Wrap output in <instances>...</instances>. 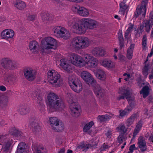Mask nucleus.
<instances>
[{
    "label": "nucleus",
    "mask_w": 153,
    "mask_h": 153,
    "mask_svg": "<svg viewBox=\"0 0 153 153\" xmlns=\"http://www.w3.org/2000/svg\"><path fill=\"white\" fill-rule=\"evenodd\" d=\"M48 108L50 112L61 110L64 108L63 101L56 94H49L47 97Z\"/></svg>",
    "instance_id": "obj_1"
},
{
    "label": "nucleus",
    "mask_w": 153,
    "mask_h": 153,
    "mask_svg": "<svg viewBox=\"0 0 153 153\" xmlns=\"http://www.w3.org/2000/svg\"><path fill=\"white\" fill-rule=\"evenodd\" d=\"M91 43L90 40L88 38L78 36L72 40L71 46L75 50H79L88 47Z\"/></svg>",
    "instance_id": "obj_2"
},
{
    "label": "nucleus",
    "mask_w": 153,
    "mask_h": 153,
    "mask_svg": "<svg viewBox=\"0 0 153 153\" xmlns=\"http://www.w3.org/2000/svg\"><path fill=\"white\" fill-rule=\"evenodd\" d=\"M48 78L49 83L54 87H60L63 84V80L60 75L54 70L48 71Z\"/></svg>",
    "instance_id": "obj_3"
},
{
    "label": "nucleus",
    "mask_w": 153,
    "mask_h": 153,
    "mask_svg": "<svg viewBox=\"0 0 153 153\" xmlns=\"http://www.w3.org/2000/svg\"><path fill=\"white\" fill-rule=\"evenodd\" d=\"M74 95L71 93L67 94L66 97L68 102L70 104L71 114L73 116L77 117L80 114V110L79 106L77 103L73 102Z\"/></svg>",
    "instance_id": "obj_4"
},
{
    "label": "nucleus",
    "mask_w": 153,
    "mask_h": 153,
    "mask_svg": "<svg viewBox=\"0 0 153 153\" xmlns=\"http://www.w3.org/2000/svg\"><path fill=\"white\" fill-rule=\"evenodd\" d=\"M57 45L56 39L51 37H45L42 41L41 48L43 51L51 49H55Z\"/></svg>",
    "instance_id": "obj_5"
},
{
    "label": "nucleus",
    "mask_w": 153,
    "mask_h": 153,
    "mask_svg": "<svg viewBox=\"0 0 153 153\" xmlns=\"http://www.w3.org/2000/svg\"><path fill=\"white\" fill-rule=\"evenodd\" d=\"M68 25L71 27L74 32L79 34H82L85 33L87 30L86 27L83 22L80 21H75L71 20L68 22Z\"/></svg>",
    "instance_id": "obj_6"
},
{
    "label": "nucleus",
    "mask_w": 153,
    "mask_h": 153,
    "mask_svg": "<svg viewBox=\"0 0 153 153\" xmlns=\"http://www.w3.org/2000/svg\"><path fill=\"white\" fill-rule=\"evenodd\" d=\"M52 31L57 37L65 39H68L70 36L69 31L62 27L56 26L53 29Z\"/></svg>",
    "instance_id": "obj_7"
},
{
    "label": "nucleus",
    "mask_w": 153,
    "mask_h": 153,
    "mask_svg": "<svg viewBox=\"0 0 153 153\" xmlns=\"http://www.w3.org/2000/svg\"><path fill=\"white\" fill-rule=\"evenodd\" d=\"M83 67L86 65L90 68H95L97 66L98 60L96 58L90 54H86L83 57Z\"/></svg>",
    "instance_id": "obj_8"
},
{
    "label": "nucleus",
    "mask_w": 153,
    "mask_h": 153,
    "mask_svg": "<svg viewBox=\"0 0 153 153\" xmlns=\"http://www.w3.org/2000/svg\"><path fill=\"white\" fill-rule=\"evenodd\" d=\"M68 83L71 89L76 92H79L82 89V87L81 82L73 76L69 77Z\"/></svg>",
    "instance_id": "obj_9"
},
{
    "label": "nucleus",
    "mask_w": 153,
    "mask_h": 153,
    "mask_svg": "<svg viewBox=\"0 0 153 153\" xmlns=\"http://www.w3.org/2000/svg\"><path fill=\"white\" fill-rule=\"evenodd\" d=\"M69 56L70 60L73 65L77 67H83V58L74 53H70Z\"/></svg>",
    "instance_id": "obj_10"
},
{
    "label": "nucleus",
    "mask_w": 153,
    "mask_h": 153,
    "mask_svg": "<svg viewBox=\"0 0 153 153\" xmlns=\"http://www.w3.org/2000/svg\"><path fill=\"white\" fill-rule=\"evenodd\" d=\"M81 76L84 81L89 85L94 86L95 85L96 80L88 72L82 71L81 74Z\"/></svg>",
    "instance_id": "obj_11"
},
{
    "label": "nucleus",
    "mask_w": 153,
    "mask_h": 153,
    "mask_svg": "<svg viewBox=\"0 0 153 153\" xmlns=\"http://www.w3.org/2000/svg\"><path fill=\"white\" fill-rule=\"evenodd\" d=\"M8 135L7 134L5 133L0 135V144H3L4 146V151L8 150L9 147L13 143L12 140H8L7 139Z\"/></svg>",
    "instance_id": "obj_12"
},
{
    "label": "nucleus",
    "mask_w": 153,
    "mask_h": 153,
    "mask_svg": "<svg viewBox=\"0 0 153 153\" xmlns=\"http://www.w3.org/2000/svg\"><path fill=\"white\" fill-rule=\"evenodd\" d=\"M72 9L73 11L79 15L82 16L86 17L89 15L88 10L83 7L76 5L73 7Z\"/></svg>",
    "instance_id": "obj_13"
},
{
    "label": "nucleus",
    "mask_w": 153,
    "mask_h": 153,
    "mask_svg": "<svg viewBox=\"0 0 153 153\" xmlns=\"http://www.w3.org/2000/svg\"><path fill=\"white\" fill-rule=\"evenodd\" d=\"M31 97L37 102L38 107L40 108H43L45 105L42 97L40 96L36 91H33L31 93Z\"/></svg>",
    "instance_id": "obj_14"
},
{
    "label": "nucleus",
    "mask_w": 153,
    "mask_h": 153,
    "mask_svg": "<svg viewBox=\"0 0 153 153\" xmlns=\"http://www.w3.org/2000/svg\"><path fill=\"white\" fill-rule=\"evenodd\" d=\"M82 21L86 27L87 29L88 28L93 29L97 24L96 21L90 18H83Z\"/></svg>",
    "instance_id": "obj_15"
},
{
    "label": "nucleus",
    "mask_w": 153,
    "mask_h": 153,
    "mask_svg": "<svg viewBox=\"0 0 153 153\" xmlns=\"http://www.w3.org/2000/svg\"><path fill=\"white\" fill-rule=\"evenodd\" d=\"M147 5H143L141 4L140 5H138L134 13V16L136 18H137L140 15L144 17L146 15V11Z\"/></svg>",
    "instance_id": "obj_16"
},
{
    "label": "nucleus",
    "mask_w": 153,
    "mask_h": 153,
    "mask_svg": "<svg viewBox=\"0 0 153 153\" xmlns=\"http://www.w3.org/2000/svg\"><path fill=\"white\" fill-rule=\"evenodd\" d=\"M25 77L29 81H33L35 78V71L31 68H27L24 72Z\"/></svg>",
    "instance_id": "obj_17"
},
{
    "label": "nucleus",
    "mask_w": 153,
    "mask_h": 153,
    "mask_svg": "<svg viewBox=\"0 0 153 153\" xmlns=\"http://www.w3.org/2000/svg\"><path fill=\"white\" fill-rule=\"evenodd\" d=\"M126 92L127 93H123L126 96V97L127 99L129 105H131L133 106L135 105V101L134 97H130V95L132 93V90L129 88V89H126L123 91V92Z\"/></svg>",
    "instance_id": "obj_18"
},
{
    "label": "nucleus",
    "mask_w": 153,
    "mask_h": 153,
    "mask_svg": "<svg viewBox=\"0 0 153 153\" xmlns=\"http://www.w3.org/2000/svg\"><path fill=\"white\" fill-rule=\"evenodd\" d=\"M93 90L96 95L98 97H102L105 95V91L104 90L102 89L100 86L96 84L93 86Z\"/></svg>",
    "instance_id": "obj_19"
},
{
    "label": "nucleus",
    "mask_w": 153,
    "mask_h": 153,
    "mask_svg": "<svg viewBox=\"0 0 153 153\" xmlns=\"http://www.w3.org/2000/svg\"><path fill=\"white\" fill-rule=\"evenodd\" d=\"M18 113L21 115H24L28 114L30 112L29 107L25 105H19L17 109Z\"/></svg>",
    "instance_id": "obj_20"
},
{
    "label": "nucleus",
    "mask_w": 153,
    "mask_h": 153,
    "mask_svg": "<svg viewBox=\"0 0 153 153\" xmlns=\"http://www.w3.org/2000/svg\"><path fill=\"white\" fill-rule=\"evenodd\" d=\"M100 64L108 69H111L115 66V63L110 60L103 59L100 61Z\"/></svg>",
    "instance_id": "obj_21"
},
{
    "label": "nucleus",
    "mask_w": 153,
    "mask_h": 153,
    "mask_svg": "<svg viewBox=\"0 0 153 153\" xmlns=\"http://www.w3.org/2000/svg\"><path fill=\"white\" fill-rule=\"evenodd\" d=\"M14 35V31L12 30L6 29L1 33V36L3 39H7L13 37Z\"/></svg>",
    "instance_id": "obj_22"
},
{
    "label": "nucleus",
    "mask_w": 153,
    "mask_h": 153,
    "mask_svg": "<svg viewBox=\"0 0 153 153\" xmlns=\"http://www.w3.org/2000/svg\"><path fill=\"white\" fill-rule=\"evenodd\" d=\"M92 53L96 57L102 56L105 55V51L102 48L96 47L93 50Z\"/></svg>",
    "instance_id": "obj_23"
},
{
    "label": "nucleus",
    "mask_w": 153,
    "mask_h": 153,
    "mask_svg": "<svg viewBox=\"0 0 153 153\" xmlns=\"http://www.w3.org/2000/svg\"><path fill=\"white\" fill-rule=\"evenodd\" d=\"M8 102V97L3 93L0 92V106L2 108H4L7 105Z\"/></svg>",
    "instance_id": "obj_24"
},
{
    "label": "nucleus",
    "mask_w": 153,
    "mask_h": 153,
    "mask_svg": "<svg viewBox=\"0 0 153 153\" xmlns=\"http://www.w3.org/2000/svg\"><path fill=\"white\" fill-rule=\"evenodd\" d=\"M138 146L142 152L146 151L147 149L146 142L142 137L140 138L138 142Z\"/></svg>",
    "instance_id": "obj_25"
},
{
    "label": "nucleus",
    "mask_w": 153,
    "mask_h": 153,
    "mask_svg": "<svg viewBox=\"0 0 153 153\" xmlns=\"http://www.w3.org/2000/svg\"><path fill=\"white\" fill-rule=\"evenodd\" d=\"M15 7L19 10L24 9L26 7L25 2L21 0H16L13 2Z\"/></svg>",
    "instance_id": "obj_26"
},
{
    "label": "nucleus",
    "mask_w": 153,
    "mask_h": 153,
    "mask_svg": "<svg viewBox=\"0 0 153 153\" xmlns=\"http://www.w3.org/2000/svg\"><path fill=\"white\" fill-rule=\"evenodd\" d=\"M60 65L65 70L68 72L71 69V67L68 63V62L66 59H62L60 60Z\"/></svg>",
    "instance_id": "obj_27"
},
{
    "label": "nucleus",
    "mask_w": 153,
    "mask_h": 153,
    "mask_svg": "<svg viewBox=\"0 0 153 153\" xmlns=\"http://www.w3.org/2000/svg\"><path fill=\"white\" fill-rule=\"evenodd\" d=\"M96 76L99 79L104 81L106 79V75L105 72L104 71L99 69H98L97 71Z\"/></svg>",
    "instance_id": "obj_28"
},
{
    "label": "nucleus",
    "mask_w": 153,
    "mask_h": 153,
    "mask_svg": "<svg viewBox=\"0 0 153 153\" xmlns=\"http://www.w3.org/2000/svg\"><path fill=\"white\" fill-rule=\"evenodd\" d=\"M142 125L143 121L141 120H140L136 124L135 128L133 133V137H135L137 134L140 132L142 126Z\"/></svg>",
    "instance_id": "obj_29"
},
{
    "label": "nucleus",
    "mask_w": 153,
    "mask_h": 153,
    "mask_svg": "<svg viewBox=\"0 0 153 153\" xmlns=\"http://www.w3.org/2000/svg\"><path fill=\"white\" fill-rule=\"evenodd\" d=\"M9 132L12 135L17 137L22 136V132L20 131L15 127H12L10 129Z\"/></svg>",
    "instance_id": "obj_30"
},
{
    "label": "nucleus",
    "mask_w": 153,
    "mask_h": 153,
    "mask_svg": "<svg viewBox=\"0 0 153 153\" xmlns=\"http://www.w3.org/2000/svg\"><path fill=\"white\" fill-rule=\"evenodd\" d=\"M39 48L38 43L35 41H31L29 44V50L32 52H34Z\"/></svg>",
    "instance_id": "obj_31"
},
{
    "label": "nucleus",
    "mask_w": 153,
    "mask_h": 153,
    "mask_svg": "<svg viewBox=\"0 0 153 153\" xmlns=\"http://www.w3.org/2000/svg\"><path fill=\"white\" fill-rule=\"evenodd\" d=\"M134 47V44H131L128 49L126 56L128 59H131L132 57Z\"/></svg>",
    "instance_id": "obj_32"
},
{
    "label": "nucleus",
    "mask_w": 153,
    "mask_h": 153,
    "mask_svg": "<svg viewBox=\"0 0 153 153\" xmlns=\"http://www.w3.org/2000/svg\"><path fill=\"white\" fill-rule=\"evenodd\" d=\"M113 115H109L106 114L104 115H100L98 117V120L100 122H103L108 121L112 117Z\"/></svg>",
    "instance_id": "obj_33"
},
{
    "label": "nucleus",
    "mask_w": 153,
    "mask_h": 153,
    "mask_svg": "<svg viewBox=\"0 0 153 153\" xmlns=\"http://www.w3.org/2000/svg\"><path fill=\"white\" fill-rule=\"evenodd\" d=\"M60 120L55 117H51L49 118V122L52 128L56 125H57V123Z\"/></svg>",
    "instance_id": "obj_34"
},
{
    "label": "nucleus",
    "mask_w": 153,
    "mask_h": 153,
    "mask_svg": "<svg viewBox=\"0 0 153 153\" xmlns=\"http://www.w3.org/2000/svg\"><path fill=\"white\" fill-rule=\"evenodd\" d=\"M94 123L93 121H91L85 125L83 128V131L84 132H88L89 134L91 133V130H90V128L94 125Z\"/></svg>",
    "instance_id": "obj_35"
},
{
    "label": "nucleus",
    "mask_w": 153,
    "mask_h": 153,
    "mask_svg": "<svg viewBox=\"0 0 153 153\" xmlns=\"http://www.w3.org/2000/svg\"><path fill=\"white\" fill-rule=\"evenodd\" d=\"M153 25V22L149 20L145 21L143 23V26L146 28V30L147 32H149Z\"/></svg>",
    "instance_id": "obj_36"
},
{
    "label": "nucleus",
    "mask_w": 153,
    "mask_h": 153,
    "mask_svg": "<svg viewBox=\"0 0 153 153\" xmlns=\"http://www.w3.org/2000/svg\"><path fill=\"white\" fill-rule=\"evenodd\" d=\"M64 128V126L63 123L60 121L57 123V125H56L52 129L57 131H62Z\"/></svg>",
    "instance_id": "obj_37"
},
{
    "label": "nucleus",
    "mask_w": 153,
    "mask_h": 153,
    "mask_svg": "<svg viewBox=\"0 0 153 153\" xmlns=\"http://www.w3.org/2000/svg\"><path fill=\"white\" fill-rule=\"evenodd\" d=\"M128 25V28L125 32V38H126L128 37L129 35L133 30L134 27V25L133 24L129 23Z\"/></svg>",
    "instance_id": "obj_38"
},
{
    "label": "nucleus",
    "mask_w": 153,
    "mask_h": 153,
    "mask_svg": "<svg viewBox=\"0 0 153 153\" xmlns=\"http://www.w3.org/2000/svg\"><path fill=\"white\" fill-rule=\"evenodd\" d=\"M149 88L148 86H145L140 91V94H142L143 97L144 98H146L149 94Z\"/></svg>",
    "instance_id": "obj_39"
},
{
    "label": "nucleus",
    "mask_w": 153,
    "mask_h": 153,
    "mask_svg": "<svg viewBox=\"0 0 153 153\" xmlns=\"http://www.w3.org/2000/svg\"><path fill=\"white\" fill-rule=\"evenodd\" d=\"M129 89V88L128 87H123L121 88H120V90L119 91V93L120 94H122L123 95L122 96H120L119 97H117V100H120L121 99H124L126 97V96L123 93H127V92H123V91H124L126 89Z\"/></svg>",
    "instance_id": "obj_40"
},
{
    "label": "nucleus",
    "mask_w": 153,
    "mask_h": 153,
    "mask_svg": "<svg viewBox=\"0 0 153 153\" xmlns=\"http://www.w3.org/2000/svg\"><path fill=\"white\" fill-rule=\"evenodd\" d=\"M93 146L92 145L85 144L84 142H82L80 143L78 147L82 149L83 151H86L89 148V146Z\"/></svg>",
    "instance_id": "obj_41"
},
{
    "label": "nucleus",
    "mask_w": 153,
    "mask_h": 153,
    "mask_svg": "<svg viewBox=\"0 0 153 153\" xmlns=\"http://www.w3.org/2000/svg\"><path fill=\"white\" fill-rule=\"evenodd\" d=\"M10 60L7 58H4L1 60V64L4 68L7 69Z\"/></svg>",
    "instance_id": "obj_42"
},
{
    "label": "nucleus",
    "mask_w": 153,
    "mask_h": 153,
    "mask_svg": "<svg viewBox=\"0 0 153 153\" xmlns=\"http://www.w3.org/2000/svg\"><path fill=\"white\" fill-rule=\"evenodd\" d=\"M137 117L136 114H133L127 120L126 122L128 126H130L133 124Z\"/></svg>",
    "instance_id": "obj_43"
},
{
    "label": "nucleus",
    "mask_w": 153,
    "mask_h": 153,
    "mask_svg": "<svg viewBox=\"0 0 153 153\" xmlns=\"http://www.w3.org/2000/svg\"><path fill=\"white\" fill-rule=\"evenodd\" d=\"M147 39L146 35H144L142 39V43L143 49L145 51L147 48Z\"/></svg>",
    "instance_id": "obj_44"
},
{
    "label": "nucleus",
    "mask_w": 153,
    "mask_h": 153,
    "mask_svg": "<svg viewBox=\"0 0 153 153\" xmlns=\"http://www.w3.org/2000/svg\"><path fill=\"white\" fill-rule=\"evenodd\" d=\"M7 69H14L16 68L18 66V64L15 61L10 60Z\"/></svg>",
    "instance_id": "obj_45"
},
{
    "label": "nucleus",
    "mask_w": 153,
    "mask_h": 153,
    "mask_svg": "<svg viewBox=\"0 0 153 153\" xmlns=\"http://www.w3.org/2000/svg\"><path fill=\"white\" fill-rule=\"evenodd\" d=\"M30 125L32 128V130L34 132L37 131L39 130L40 128L37 123L36 122H32L31 123Z\"/></svg>",
    "instance_id": "obj_46"
},
{
    "label": "nucleus",
    "mask_w": 153,
    "mask_h": 153,
    "mask_svg": "<svg viewBox=\"0 0 153 153\" xmlns=\"http://www.w3.org/2000/svg\"><path fill=\"white\" fill-rule=\"evenodd\" d=\"M116 129L118 131L121 132L123 133H125L127 131V129L124 125L121 124L116 128Z\"/></svg>",
    "instance_id": "obj_47"
},
{
    "label": "nucleus",
    "mask_w": 153,
    "mask_h": 153,
    "mask_svg": "<svg viewBox=\"0 0 153 153\" xmlns=\"http://www.w3.org/2000/svg\"><path fill=\"white\" fill-rule=\"evenodd\" d=\"M149 68V64L145 65L142 70L143 74L146 78L147 77L148 74Z\"/></svg>",
    "instance_id": "obj_48"
},
{
    "label": "nucleus",
    "mask_w": 153,
    "mask_h": 153,
    "mask_svg": "<svg viewBox=\"0 0 153 153\" xmlns=\"http://www.w3.org/2000/svg\"><path fill=\"white\" fill-rule=\"evenodd\" d=\"M126 3L122 2L120 4V11L123 12L124 13V12L127 9L128 6L125 4Z\"/></svg>",
    "instance_id": "obj_49"
},
{
    "label": "nucleus",
    "mask_w": 153,
    "mask_h": 153,
    "mask_svg": "<svg viewBox=\"0 0 153 153\" xmlns=\"http://www.w3.org/2000/svg\"><path fill=\"white\" fill-rule=\"evenodd\" d=\"M37 153H47L46 149L42 146H39L37 149Z\"/></svg>",
    "instance_id": "obj_50"
},
{
    "label": "nucleus",
    "mask_w": 153,
    "mask_h": 153,
    "mask_svg": "<svg viewBox=\"0 0 153 153\" xmlns=\"http://www.w3.org/2000/svg\"><path fill=\"white\" fill-rule=\"evenodd\" d=\"M135 106H133L131 105H129L125 109L127 113L128 114L130 111H131L132 109Z\"/></svg>",
    "instance_id": "obj_51"
},
{
    "label": "nucleus",
    "mask_w": 153,
    "mask_h": 153,
    "mask_svg": "<svg viewBox=\"0 0 153 153\" xmlns=\"http://www.w3.org/2000/svg\"><path fill=\"white\" fill-rule=\"evenodd\" d=\"M118 57L120 61L122 62H125L126 61V57L123 55H119L118 56Z\"/></svg>",
    "instance_id": "obj_52"
},
{
    "label": "nucleus",
    "mask_w": 153,
    "mask_h": 153,
    "mask_svg": "<svg viewBox=\"0 0 153 153\" xmlns=\"http://www.w3.org/2000/svg\"><path fill=\"white\" fill-rule=\"evenodd\" d=\"M124 140V137L122 135H119L118 137L117 140L120 144L122 143Z\"/></svg>",
    "instance_id": "obj_53"
},
{
    "label": "nucleus",
    "mask_w": 153,
    "mask_h": 153,
    "mask_svg": "<svg viewBox=\"0 0 153 153\" xmlns=\"http://www.w3.org/2000/svg\"><path fill=\"white\" fill-rule=\"evenodd\" d=\"M119 112L120 113V116L121 117H123L125 115L128 114L125 109L124 110H119Z\"/></svg>",
    "instance_id": "obj_54"
},
{
    "label": "nucleus",
    "mask_w": 153,
    "mask_h": 153,
    "mask_svg": "<svg viewBox=\"0 0 153 153\" xmlns=\"http://www.w3.org/2000/svg\"><path fill=\"white\" fill-rule=\"evenodd\" d=\"M26 146V145L25 143L21 142L19 144L17 148H18L19 149H22L25 150V147Z\"/></svg>",
    "instance_id": "obj_55"
},
{
    "label": "nucleus",
    "mask_w": 153,
    "mask_h": 153,
    "mask_svg": "<svg viewBox=\"0 0 153 153\" xmlns=\"http://www.w3.org/2000/svg\"><path fill=\"white\" fill-rule=\"evenodd\" d=\"M123 79L126 81H128L130 77V75L129 74L124 73L123 74Z\"/></svg>",
    "instance_id": "obj_56"
},
{
    "label": "nucleus",
    "mask_w": 153,
    "mask_h": 153,
    "mask_svg": "<svg viewBox=\"0 0 153 153\" xmlns=\"http://www.w3.org/2000/svg\"><path fill=\"white\" fill-rule=\"evenodd\" d=\"M48 14L46 13H44L42 16V19L43 20H49V18L48 17Z\"/></svg>",
    "instance_id": "obj_57"
},
{
    "label": "nucleus",
    "mask_w": 153,
    "mask_h": 153,
    "mask_svg": "<svg viewBox=\"0 0 153 153\" xmlns=\"http://www.w3.org/2000/svg\"><path fill=\"white\" fill-rule=\"evenodd\" d=\"M98 143V142L97 141L95 140L92 141L91 143L88 144L92 145H93V146H89V148L91 147L95 148L97 145Z\"/></svg>",
    "instance_id": "obj_58"
},
{
    "label": "nucleus",
    "mask_w": 153,
    "mask_h": 153,
    "mask_svg": "<svg viewBox=\"0 0 153 153\" xmlns=\"http://www.w3.org/2000/svg\"><path fill=\"white\" fill-rule=\"evenodd\" d=\"M118 38L119 41H123L124 39L123 37V36L122 32H119L118 34Z\"/></svg>",
    "instance_id": "obj_59"
},
{
    "label": "nucleus",
    "mask_w": 153,
    "mask_h": 153,
    "mask_svg": "<svg viewBox=\"0 0 153 153\" xmlns=\"http://www.w3.org/2000/svg\"><path fill=\"white\" fill-rule=\"evenodd\" d=\"M119 45L120 49H121L124 46V40L119 41Z\"/></svg>",
    "instance_id": "obj_60"
},
{
    "label": "nucleus",
    "mask_w": 153,
    "mask_h": 153,
    "mask_svg": "<svg viewBox=\"0 0 153 153\" xmlns=\"http://www.w3.org/2000/svg\"><path fill=\"white\" fill-rule=\"evenodd\" d=\"M135 148V144H132L131 145L130 147H129V151L130 152H132L134 150V149Z\"/></svg>",
    "instance_id": "obj_61"
},
{
    "label": "nucleus",
    "mask_w": 153,
    "mask_h": 153,
    "mask_svg": "<svg viewBox=\"0 0 153 153\" xmlns=\"http://www.w3.org/2000/svg\"><path fill=\"white\" fill-rule=\"evenodd\" d=\"M108 148L109 146H108L104 144L101 147L102 150V151H104L106 149Z\"/></svg>",
    "instance_id": "obj_62"
},
{
    "label": "nucleus",
    "mask_w": 153,
    "mask_h": 153,
    "mask_svg": "<svg viewBox=\"0 0 153 153\" xmlns=\"http://www.w3.org/2000/svg\"><path fill=\"white\" fill-rule=\"evenodd\" d=\"M35 18V16L33 15H31L28 16V19L30 21L33 20Z\"/></svg>",
    "instance_id": "obj_63"
},
{
    "label": "nucleus",
    "mask_w": 153,
    "mask_h": 153,
    "mask_svg": "<svg viewBox=\"0 0 153 153\" xmlns=\"http://www.w3.org/2000/svg\"><path fill=\"white\" fill-rule=\"evenodd\" d=\"M25 151V150H24L23 149H19L18 148H17L16 153H23V152Z\"/></svg>",
    "instance_id": "obj_64"
}]
</instances>
